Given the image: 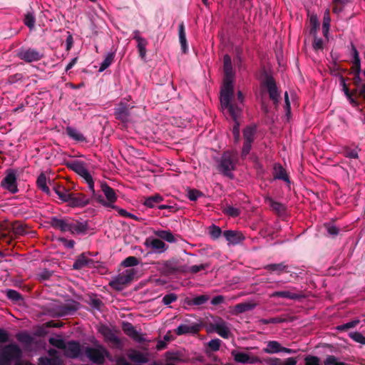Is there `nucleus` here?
<instances>
[{"label":"nucleus","instance_id":"obj_22","mask_svg":"<svg viewBox=\"0 0 365 365\" xmlns=\"http://www.w3.org/2000/svg\"><path fill=\"white\" fill-rule=\"evenodd\" d=\"M4 354L8 359H18L21 356V351L16 344H9L4 348Z\"/></svg>","mask_w":365,"mask_h":365},{"label":"nucleus","instance_id":"obj_18","mask_svg":"<svg viewBox=\"0 0 365 365\" xmlns=\"http://www.w3.org/2000/svg\"><path fill=\"white\" fill-rule=\"evenodd\" d=\"M87 230L88 225L86 222H78L77 220H71L69 232L71 234H85Z\"/></svg>","mask_w":365,"mask_h":365},{"label":"nucleus","instance_id":"obj_12","mask_svg":"<svg viewBox=\"0 0 365 365\" xmlns=\"http://www.w3.org/2000/svg\"><path fill=\"white\" fill-rule=\"evenodd\" d=\"M64 355L70 359L79 358L83 351V349L78 341H69L66 344V347L63 349Z\"/></svg>","mask_w":365,"mask_h":365},{"label":"nucleus","instance_id":"obj_20","mask_svg":"<svg viewBox=\"0 0 365 365\" xmlns=\"http://www.w3.org/2000/svg\"><path fill=\"white\" fill-rule=\"evenodd\" d=\"M264 351L268 354H275L279 352H285L289 354L292 352L291 349L282 347L281 344L276 341H269Z\"/></svg>","mask_w":365,"mask_h":365},{"label":"nucleus","instance_id":"obj_19","mask_svg":"<svg viewBox=\"0 0 365 365\" xmlns=\"http://www.w3.org/2000/svg\"><path fill=\"white\" fill-rule=\"evenodd\" d=\"M258 305V302L255 300L239 303L234 307V313L239 314L247 311L254 309Z\"/></svg>","mask_w":365,"mask_h":365},{"label":"nucleus","instance_id":"obj_28","mask_svg":"<svg viewBox=\"0 0 365 365\" xmlns=\"http://www.w3.org/2000/svg\"><path fill=\"white\" fill-rule=\"evenodd\" d=\"M154 234L159 238L165 240L170 243H174L176 242L175 236L169 230H158L154 231Z\"/></svg>","mask_w":365,"mask_h":365},{"label":"nucleus","instance_id":"obj_52","mask_svg":"<svg viewBox=\"0 0 365 365\" xmlns=\"http://www.w3.org/2000/svg\"><path fill=\"white\" fill-rule=\"evenodd\" d=\"M270 207L277 213H282L285 210L284 205L274 200H270Z\"/></svg>","mask_w":365,"mask_h":365},{"label":"nucleus","instance_id":"obj_44","mask_svg":"<svg viewBox=\"0 0 365 365\" xmlns=\"http://www.w3.org/2000/svg\"><path fill=\"white\" fill-rule=\"evenodd\" d=\"M209 235L211 237L212 240H217L218 239L220 235H222V230L220 227L212 225L208 230Z\"/></svg>","mask_w":365,"mask_h":365},{"label":"nucleus","instance_id":"obj_5","mask_svg":"<svg viewBox=\"0 0 365 365\" xmlns=\"http://www.w3.org/2000/svg\"><path fill=\"white\" fill-rule=\"evenodd\" d=\"M101 187L106 199L105 200L101 195L96 193L95 190L94 192H92L93 198L106 207L116 208L114 204L118 197L115 190L106 182L101 183Z\"/></svg>","mask_w":365,"mask_h":365},{"label":"nucleus","instance_id":"obj_3","mask_svg":"<svg viewBox=\"0 0 365 365\" xmlns=\"http://www.w3.org/2000/svg\"><path fill=\"white\" fill-rule=\"evenodd\" d=\"M237 160V150H231L224 152L218 160L217 170L219 173L230 179H233L232 171L235 169Z\"/></svg>","mask_w":365,"mask_h":365},{"label":"nucleus","instance_id":"obj_2","mask_svg":"<svg viewBox=\"0 0 365 365\" xmlns=\"http://www.w3.org/2000/svg\"><path fill=\"white\" fill-rule=\"evenodd\" d=\"M243 100L244 97L241 91L237 92V99L232 98L230 100V105L232 106L234 113L231 112L228 107L225 106L221 104L222 109L223 112L229 115L235 122V125L232 128V133L235 138V141L238 142L240 140V123L238 121V118L241 115L242 110L243 107Z\"/></svg>","mask_w":365,"mask_h":365},{"label":"nucleus","instance_id":"obj_21","mask_svg":"<svg viewBox=\"0 0 365 365\" xmlns=\"http://www.w3.org/2000/svg\"><path fill=\"white\" fill-rule=\"evenodd\" d=\"M70 219H58L53 217L51 220V225L61 232H69Z\"/></svg>","mask_w":365,"mask_h":365},{"label":"nucleus","instance_id":"obj_34","mask_svg":"<svg viewBox=\"0 0 365 365\" xmlns=\"http://www.w3.org/2000/svg\"><path fill=\"white\" fill-rule=\"evenodd\" d=\"M114 57H115V53L114 52H109V53H108L106 54L104 60L101 63V66H100L98 71L99 72H103L106 68H108L111 65V63L113 62Z\"/></svg>","mask_w":365,"mask_h":365},{"label":"nucleus","instance_id":"obj_29","mask_svg":"<svg viewBox=\"0 0 365 365\" xmlns=\"http://www.w3.org/2000/svg\"><path fill=\"white\" fill-rule=\"evenodd\" d=\"M232 355L234 356L235 361L238 362V363H242V364H252V363H253L252 359L247 353L238 352V351H233L232 352Z\"/></svg>","mask_w":365,"mask_h":365},{"label":"nucleus","instance_id":"obj_24","mask_svg":"<svg viewBox=\"0 0 365 365\" xmlns=\"http://www.w3.org/2000/svg\"><path fill=\"white\" fill-rule=\"evenodd\" d=\"M114 114L115 118L120 121L125 123L128 120L129 111L125 105L120 103L118 108H115Z\"/></svg>","mask_w":365,"mask_h":365},{"label":"nucleus","instance_id":"obj_36","mask_svg":"<svg viewBox=\"0 0 365 365\" xmlns=\"http://www.w3.org/2000/svg\"><path fill=\"white\" fill-rule=\"evenodd\" d=\"M46 177L45 174L41 173L37 178L36 184L38 187L46 194H50L49 187L47 186Z\"/></svg>","mask_w":365,"mask_h":365},{"label":"nucleus","instance_id":"obj_53","mask_svg":"<svg viewBox=\"0 0 365 365\" xmlns=\"http://www.w3.org/2000/svg\"><path fill=\"white\" fill-rule=\"evenodd\" d=\"M12 229L16 235H23L26 233L24 227L17 222L12 225Z\"/></svg>","mask_w":365,"mask_h":365},{"label":"nucleus","instance_id":"obj_16","mask_svg":"<svg viewBox=\"0 0 365 365\" xmlns=\"http://www.w3.org/2000/svg\"><path fill=\"white\" fill-rule=\"evenodd\" d=\"M123 331L134 341L141 343L145 341L143 335L138 331L130 323H125L123 326Z\"/></svg>","mask_w":365,"mask_h":365},{"label":"nucleus","instance_id":"obj_56","mask_svg":"<svg viewBox=\"0 0 365 365\" xmlns=\"http://www.w3.org/2000/svg\"><path fill=\"white\" fill-rule=\"evenodd\" d=\"M314 41H313V48L315 51L322 50L324 46V41L322 38H318L316 36V34H314Z\"/></svg>","mask_w":365,"mask_h":365},{"label":"nucleus","instance_id":"obj_35","mask_svg":"<svg viewBox=\"0 0 365 365\" xmlns=\"http://www.w3.org/2000/svg\"><path fill=\"white\" fill-rule=\"evenodd\" d=\"M163 200V196L159 194L154 195L145 199L143 205L149 208H153L155 205Z\"/></svg>","mask_w":365,"mask_h":365},{"label":"nucleus","instance_id":"obj_61","mask_svg":"<svg viewBox=\"0 0 365 365\" xmlns=\"http://www.w3.org/2000/svg\"><path fill=\"white\" fill-rule=\"evenodd\" d=\"M344 155L349 158L356 159L359 158L357 149H346L344 153Z\"/></svg>","mask_w":365,"mask_h":365},{"label":"nucleus","instance_id":"obj_57","mask_svg":"<svg viewBox=\"0 0 365 365\" xmlns=\"http://www.w3.org/2000/svg\"><path fill=\"white\" fill-rule=\"evenodd\" d=\"M208 267H209V264H201L199 265H192L189 268V272L192 274H195L200 271L205 269Z\"/></svg>","mask_w":365,"mask_h":365},{"label":"nucleus","instance_id":"obj_17","mask_svg":"<svg viewBox=\"0 0 365 365\" xmlns=\"http://www.w3.org/2000/svg\"><path fill=\"white\" fill-rule=\"evenodd\" d=\"M213 329L222 338L227 339L230 336V329L228 324L222 319L217 321L213 325Z\"/></svg>","mask_w":365,"mask_h":365},{"label":"nucleus","instance_id":"obj_48","mask_svg":"<svg viewBox=\"0 0 365 365\" xmlns=\"http://www.w3.org/2000/svg\"><path fill=\"white\" fill-rule=\"evenodd\" d=\"M359 323V319L352 320L351 322H349L346 324L339 325L336 327L337 330L339 331H344L347 330L351 328L355 327Z\"/></svg>","mask_w":365,"mask_h":365},{"label":"nucleus","instance_id":"obj_62","mask_svg":"<svg viewBox=\"0 0 365 365\" xmlns=\"http://www.w3.org/2000/svg\"><path fill=\"white\" fill-rule=\"evenodd\" d=\"M58 240L68 249H72L75 245V241L73 240H67L64 237H61Z\"/></svg>","mask_w":365,"mask_h":365},{"label":"nucleus","instance_id":"obj_6","mask_svg":"<svg viewBox=\"0 0 365 365\" xmlns=\"http://www.w3.org/2000/svg\"><path fill=\"white\" fill-rule=\"evenodd\" d=\"M68 168L80 175L88 184V187L91 192H94V182L84 162L80 160H73L67 164Z\"/></svg>","mask_w":365,"mask_h":365},{"label":"nucleus","instance_id":"obj_11","mask_svg":"<svg viewBox=\"0 0 365 365\" xmlns=\"http://www.w3.org/2000/svg\"><path fill=\"white\" fill-rule=\"evenodd\" d=\"M17 56L27 63H31L41 60L43 54L34 48H21L17 51Z\"/></svg>","mask_w":365,"mask_h":365},{"label":"nucleus","instance_id":"obj_33","mask_svg":"<svg viewBox=\"0 0 365 365\" xmlns=\"http://www.w3.org/2000/svg\"><path fill=\"white\" fill-rule=\"evenodd\" d=\"M179 41L183 53L187 51V43L185 31L184 24L182 22L179 25Z\"/></svg>","mask_w":365,"mask_h":365},{"label":"nucleus","instance_id":"obj_50","mask_svg":"<svg viewBox=\"0 0 365 365\" xmlns=\"http://www.w3.org/2000/svg\"><path fill=\"white\" fill-rule=\"evenodd\" d=\"M349 337L351 338L354 341L360 343L361 344H365V337L358 331L351 332L349 334Z\"/></svg>","mask_w":365,"mask_h":365},{"label":"nucleus","instance_id":"obj_40","mask_svg":"<svg viewBox=\"0 0 365 365\" xmlns=\"http://www.w3.org/2000/svg\"><path fill=\"white\" fill-rule=\"evenodd\" d=\"M222 212L225 215L232 217H236L240 215V210L232 205L225 207Z\"/></svg>","mask_w":365,"mask_h":365},{"label":"nucleus","instance_id":"obj_46","mask_svg":"<svg viewBox=\"0 0 365 365\" xmlns=\"http://www.w3.org/2000/svg\"><path fill=\"white\" fill-rule=\"evenodd\" d=\"M17 339L22 343L29 344L32 342L33 338L26 332H21L16 335Z\"/></svg>","mask_w":365,"mask_h":365},{"label":"nucleus","instance_id":"obj_51","mask_svg":"<svg viewBox=\"0 0 365 365\" xmlns=\"http://www.w3.org/2000/svg\"><path fill=\"white\" fill-rule=\"evenodd\" d=\"M114 210H117L118 214H119V215H120L122 217L133 219V220H137V221L138 220V217L136 215L127 212L124 209L119 208L118 207L116 206V208H114Z\"/></svg>","mask_w":365,"mask_h":365},{"label":"nucleus","instance_id":"obj_7","mask_svg":"<svg viewBox=\"0 0 365 365\" xmlns=\"http://www.w3.org/2000/svg\"><path fill=\"white\" fill-rule=\"evenodd\" d=\"M136 272L134 269H128L113 277L109 282V285L114 289L120 291L130 283L133 279Z\"/></svg>","mask_w":365,"mask_h":365},{"label":"nucleus","instance_id":"obj_30","mask_svg":"<svg viewBox=\"0 0 365 365\" xmlns=\"http://www.w3.org/2000/svg\"><path fill=\"white\" fill-rule=\"evenodd\" d=\"M92 260L88 259L85 253H82L81 255L78 257L73 264V267L75 269H81L88 264L89 262H91Z\"/></svg>","mask_w":365,"mask_h":365},{"label":"nucleus","instance_id":"obj_38","mask_svg":"<svg viewBox=\"0 0 365 365\" xmlns=\"http://www.w3.org/2000/svg\"><path fill=\"white\" fill-rule=\"evenodd\" d=\"M48 342L52 346H53L58 349H63V350L64 347H66V344L65 342V341L63 339V338L60 336L50 337L48 339Z\"/></svg>","mask_w":365,"mask_h":365},{"label":"nucleus","instance_id":"obj_64","mask_svg":"<svg viewBox=\"0 0 365 365\" xmlns=\"http://www.w3.org/2000/svg\"><path fill=\"white\" fill-rule=\"evenodd\" d=\"M220 340L218 339H212L210 341L208 345L213 351H217L220 349Z\"/></svg>","mask_w":365,"mask_h":365},{"label":"nucleus","instance_id":"obj_23","mask_svg":"<svg viewBox=\"0 0 365 365\" xmlns=\"http://www.w3.org/2000/svg\"><path fill=\"white\" fill-rule=\"evenodd\" d=\"M197 331L198 328L197 325L182 324L177 327L175 330V333L177 335L180 336L186 334H195Z\"/></svg>","mask_w":365,"mask_h":365},{"label":"nucleus","instance_id":"obj_41","mask_svg":"<svg viewBox=\"0 0 365 365\" xmlns=\"http://www.w3.org/2000/svg\"><path fill=\"white\" fill-rule=\"evenodd\" d=\"M36 18L33 12H27L25 14L24 23L29 28L30 30H33L35 26Z\"/></svg>","mask_w":365,"mask_h":365},{"label":"nucleus","instance_id":"obj_10","mask_svg":"<svg viewBox=\"0 0 365 365\" xmlns=\"http://www.w3.org/2000/svg\"><path fill=\"white\" fill-rule=\"evenodd\" d=\"M256 128L254 126H248L244 129V144L242 150V158H245L250 153L252 143L255 140Z\"/></svg>","mask_w":365,"mask_h":365},{"label":"nucleus","instance_id":"obj_59","mask_svg":"<svg viewBox=\"0 0 365 365\" xmlns=\"http://www.w3.org/2000/svg\"><path fill=\"white\" fill-rule=\"evenodd\" d=\"M324 365H344V364L338 362L334 356H328L324 361Z\"/></svg>","mask_w":365,"mask_h":365},{"label":"nucleus","instance_id":"obj_4","mask_svg":"<svg viewBox=\"0 0 365 365\" xmlns=\"http://www.w3.org/2000/svg\"><path fill=\"white\" fill-rule=\"evenodd\" d=\"M86 357L95 364L103 365L106 359L111 360L110 352L101 344H95L94 347L86 346L83 349Z\"/></svg>","mask_w":365,"mask_h":365},{"label":"nucleus","instance_id":"obj_26","mask_svg":"<svg viewBox=\"0 0 365 365\" xmlns=\"http://www.w3.org/2000/svg\"><path fill=\"white\" fill-rule=\"evenodd\" d=\"M68 202L75 207H84L89 203V200L82 194H79L78 196L71 194V199Z\"/></svg>","mask_w":365,"mask_h":365},{"label":"nucleus","instance_id":"obj_63","mask_svg":"<svg viewBox=\"0 0 365 365\" xmlns=\"http://www.w3.org/2000/svg\"><path fill=\"white\" fill-rule=\"evenodd\" d=\"M310 24L312 26V28L311 29V33L315 34L317 32V29L319 26V23H318L317 18L316 16H312L310 17Z\"/></svg>","mask_w":365,"mask_h":365},{"label":"nucleus","instance_id":"obj_49","mask_svg":"<svg viewBox=\"0 0 365 365\" xmlns=\"http://www.w3.org/2000/svg\"><path fill=\"white\" fill-rule=\"evenodd\" d=\"M327 233L331 236H336L339 232V229L331 223H327L324 225Z\"/></svg>","mask_w":365,"mask_h":365},{"label":"nucleus","instance_id":"obj_58","mask_svg":"<svg viewBox=\"0 0 365 365\" xmlns=\"http://www.w3.org/2000/svg\"><path fill=\"white\" fill-rule=\"evenodd\" d=\"M352 54H353L354 66L356 68H359L361 61H360L359 52L357 51L356 48L354 46H352Z\"/></svg>","mask_w":365,"mask_h":365},{"label":"nucleus","instance_id":"obj_45","mask_svg":"<svg viewBox=\"0 0 365 365\" xmlns=\"http://www.w3.org/2000/svg\"><path fill=\"white\" fill-rule=\"evenodd\" d=\"M209 299V297L207 295H199L192 299L190 304L192 305H202L207 302Z\"/></svg>","mask_w":365,"mask_h":365},{"label":"nucleus","instance_id":"obj_32","mask_svg":"<svg viewBox=\"0 0 365 365\" xmlns=\"http://www.w3.org/2000/svg\"><path fill=\"white\" fill-rule=\"evenodd\" d=\"M53 190L59 199L63 202H68L71 199V193L62 186L54 187Z\"/></svg>","mask_w":365,"mask_h":365},{"label":"nucleus","instance_id":"obj_14","mask_svg":"<svg viewBox=\"0 0 365 365\" xmlns=\"http://www.w3.org/2000/svg\"><path fill=\"white\" fill-rule=\"evenodd\" d=\"M303 297L300 292H295V289L292 288L288 290L277 291L270 294V297H281L289 299H299Z\"/></svg>","mask_w":365,"mask_h":365},{"label":"nucleus","instance_id":"obj_15","mask_svg":"<svg viewBox=\"0 0 365 365\" xmlns=\"http://www.w3.org/2000/svg\"><path fill=\"white\" fill-rule=\"evenodd\" d=\"M223 236L228 242L229 245H237L244 240L245 237L242 233L237 230H225Z\"/></svg>","mask_w":365,"mask_h":365},{"label":"nucleus","instance_id":"obj_9","mask_svg":"<svg viewBox=\"0 0 365 365\" xmlns=\"http://www.w3.org/2000/svg\"><path fill=\"white\" fill-rule=\"evenodd\" d=\"M1 186L13 194L18 192L17 175L14 170L6 171V175L1 182Z\"/></svg>","mask_w":365,"mask_h":365},{"label":"nucleus","instance_id":"obj_43","mask_svg":"<svg viewBox=\"0 0 365 365\" xmlns=\"http://www.w3.org/2000/svg\"><path fill=\"white\" fill-rule=\"evenodd\" d=\"M275 175L274 178L280 180H283L284 181L288 182L289 178L287 175L286 170L281 165H277L274 167Z\"/></svg>","mask_w":365,"mask_h":365},{"label":"nucleus","instance_id":"obj_47","mask_svg":"<svg viewBox=\"0 0 365 365\" xmlns=\"http://www.w3.org/2000/svg\"><path fill=\"white\" fill-rule=\"evenodd\" d=\"M6 297L8 299L14 302H19V300L22 299L21 295L17 291L14 289H7Z\"/></svg>","mask_w":365,"mask_h":365},{"label":"nucleus","instance_id":"obj_42","mask_svg":"<svg viewBox=\"0 0 365 365\" xmlns=\"http://www.w3.org/2000/svg\"><path fill=\"white\" fill-rule=\"evenodd\" d=\"M287 265L284 263L270 264L267 265L264 268L269 272H276L278 274H281L287 268Z\"/></svg>","mask_w":365,"mask_h":365},{"label":"nucleus","instance_id":"obj_1","mask_svg":"<svg viewBox=\"0 0 365 365\" xmlns=\"http://www.w3.org/2000/svg\"><path fill=\"white\" fill-rule=\"evenodd\" d=\"M224 73L225 78L223 85L220 91V104L229 108L230 110L234 113L232 106L230 105V100L235 98L233 88V70L232 60L228 54L224 56Z\"/></svg>","mask_w":365,"mask_h":365},{"label":"nucleus","instance_id":"obj_25","mask_svg":"<svg viewBox=\"0 0 365 365\" xmlns=\"http://www.w3.org/2000/svg\"><path fill=\"white\" fill-rule=\"evenodd\" d=\"M146 244L148 245V240L146 241ZM149 245L153 250L159 253L164 252L168 249L167 245L160 239L150 240Z\"/></svg>","mask_w":365,"mask_h":365},{"label":"nucleus","instance_id":"obj_13","mask_svg":"<svg viewBox=\"0 0 365 365\" xmlns=\"http://www.w3.org/2000/svg\"><path fill=\"white\" fill-rule=\"evenodd\" d=\"M263 86L267 88L269 98L277 105L279 102V94L274 80L271 76H267L262 83Z\"/></svg>","mask_w":365,"mask_h":365},{"label":"nucleus","instance_id":"obj_60","mask_svg":"<svg viewBox=\"0 0 365 365\" xmlns=\"http://www.w3.org/2000/svg\"><path fill=\"white\" fill-rule=\"evenodd\" d=\"M304 361L305 365H319V359L317 356H308Z\"/></svg>","mask_w":365,"mask_h":365},{"label":"nucleus","instance_id":"obj_31","mask_svg":"<svg viewBox=\"0 0 365 365\" xmlns=\"http://www.w3.org/2000/svg\"><path fill=\"white\" fill-rule=\"evenodd\" d=\"M128 357L133 361L137 363H146L148 359L141 352L136 350H131L128 353Z\"/></svg>","mask_w":365,"mask_h":365},{"label":"nucleus","instance_id":"obj_55","mask_svg":"<svg viewBox=\"0 0 365 365\" xmlns=\"http://www.w3.org/2000/svg\"><path fill=\"white\" fill-rule=\"evenodd\" d=\"M178 297L177 295L174 293L166 294L163 298V302L165 305H169L170 304L175 302Z\"/></svg>","mask_w":365,"mask_h":365},{"label":"nucleus","instance_id":"obj_8","mask_svg":"<svg viewBox=\"0 0 365 365\" xmlns=\"http://www.w3.org/2000/svg\"><path fill=\"white\" fill-rule=\"evenodd\" d=\"M99 333L103 336L106 343L111 344L115 348L120 349L123 346V342L117 336L115 332L106 325H102L98 329Z\"/></svg>","mask_w":365,"mask_h":365},{"label":"nucleus","instance_id":"obj_54","mask_svg":"<svg viewBox=\"0 0 365 365\" xmlns=\"http://www.w3.org/2000/svg\"><path fill=\"white\" fill-rule=\"evenodd\" d=\"M138 264V259L135 257H128L123 262V264L125 267H133Z\"/></svg>","mask_w":365,"mask_h":365},{"label":"nucleus","instance_id":"obj_37","mask_svg":"<svg viewBox=\"0 0 365 365\" xmlns=\"http://www.w3.org/2000/svg\"><path fill=\"white\" fill-rule=\"evenodd\" d=\"M133 38L137 41L138 49L146 48L148 41L140 36V32L138 30H135L133 32Z\"/></svg>","mask_w":365,"mask_h":365},{"label":"nucleus","instance_id":"obj_39","mask_svg":"<svg viewBox=\"0 0 365 365\" xmlns=\"http://www.w3.org/2000/svg\"><path fill=\"white\" fill-rule=\"evenodd\" d=\"M331 18L329 15V9H327L324 14L322 31L324 35L326 36L329 31Z\"/></svg>","mask_w":365,"mask_h":365},{"label":"nucleus","instance_id":"obj_27","mask_svg":"<svg viewBox=\"0 0 365 365\" xmlns=\"http://www.w3.org/2000/svg\"><path fill=\"white\" fill-rule=\"evenodd\" d=\"M66 134L69 138L78 142H84L86 141V138L84 135L75 128L68 126L66 128Z\"/></svg>","mask_w":365,"mask_h":365}]
</instances>
